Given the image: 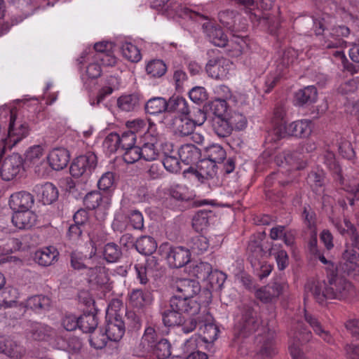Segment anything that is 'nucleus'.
I'll use <instances>...</instances> for the list:
<instances>
[{
    "label": "nucleus",
    "mask_w": 359,
    "mask_h": 359,
    "mask_svg": "<svg viewBox=\"0 0 359 359\" xmlns=\"http://www.w3.org/2000/svg\"><path fill=\"white\" fill-rule=\"evenodd\" d=\"M275 334L272 332H269L264 337V341L259 351V354L262 358H271L276 354Z\"/></svg>",
    "instance_id": "obj_40"
},
{
    "label": "nucleus",
    "mask_w": 359,
    "mask_h": 359,
    "mask_svg": "<svg viewBox=\"0 0 359 359\" xmlns=\"http://www.w3.org/2000/svg\"><path fill=\"white\" fill-rule=\"evenodd\" d=\"M34 202L33 196L29 192L22 191L11 196L9 205L13 210H29Z\"/></svg>",
    "instance_id": "obj_20"
},
{
    "label": "nucleus",
    "mask_w": 359,
    "mask_h": 359,
    "mask_svg": "<svg viewBox=\"0 0 359 359\" xmlns=\"http://www.w3.org/2000/svg\"><path fill=\"white\" fill-rule=\"evenodd\" d=\"M156 334L155 330L149 327L146 328L144 333L142 337L141 344L146 351H150L153 346L157 343Z\"/></svg>",
    "instance_id": "obj_56"
},
{
    "label": "nucleus",
    "mask_w": 359,
    "mask_h": 359,
    "mask_svg": "<svg viewBox=\"0 0 359 359\" xmlns=\"http://www.w3.org/2000/svg\"><path fill=\"white\" fill-rule=\"evenodd\" d=\"M203 156L215 163H220L226 158V153L221 145L212 144L204 149Z\"/></svg>",
    "instance_id": "obj_33"
},
{
    "label": "nucleus",
    "mask_w": 359,
    "mask_h": 359,
    "mask_svg": "<svg viewBox=\"0 0 359 359\" xmlns=\"http://www.w3.org/2000/svg\"><path fill=\"white\" fill-rule=\"evenodd\" d=\"M11 221L16 228L28 229L35 224L36 215L29 210H14Z\"/></svg>",
    "instance_id": "obj_18"
},
{
    "label": "nucleus",
    "mask_w": 359,
    "mask_h": 359,
    "mask_svg": "<svg viewBox=\"0 0 359 359\" xmlns=\"http://www.w3.org/2000/svg\"><path fill=\"white\" fill-rule=\"evenodd\" d=\"M157 359H167L171 355V345L165 339L159 340L150 350Z\"/></svg>",
    "instance_id": "obj_47"
},
{
    "label": "nucleus",
    "mask_w": 359,
    "mask_h": 359,
    "mask_svg": "<svg viewBox=\"0 0 359 359\" xmlns=\"http://www.w3.org/2000/svg\"><path fill=\"white\" fill-rule=\"evenodd\" d=\"M29 134L28 124L16 122L15 116L11 112L8 135L5 140L6 149H11Z\"/></svg>",
    "instance_id": "obj_8"
},
{
    "label": "nucleus",
    "mask_w": 359,
    "mask_h": 359,
    "mask_svg": "<svg viewBox=\"0 0 359 359\" xmlns=\"http://www.w3.org/2000/svg\"><path fill=\"white\" fill-rule=\"evenodd\" d=\"M50 166L55 170L65 168L69 161V154L64 148H55L50 151L48 156Z\"/></svg>",
    "instance_id": "obj_21"
},
{
    "label": "nucleus",
    "mask_w": 359,
    "mask_h": 359,
    "mask_svg": "<svg viewBox=\"0 0 359 359\" xmlns=\"http://www.w3.org/2000/svg\"><path fill=\"white\" fill-rule=\"evenodd\" d=\"M312 122L309 119L293 121L288 125L279 124L268 133V142H277L287 135L299 138H306L312 132Z\"/></svg>",
    "instance_id": "obj_2"
},
{
    "label": "nucleus",
    "mask_w": 359,
    "mask_h": 359,
    "mask_svg": "<svg viewBox=\"0 0 359 359\" xmlns=\"http://www.w3.org/2000/svg\"><path fill=\"white\" fill-rule=\"evenodd\" d=\"M325 173L323 170L311 171L308 175V182L312 189L316 192H320L325 185Z\"/></svg>",
    "instance_id": "obj_41"
},
{
    "label": "nucleus",
    "mask_w": 359,
    "mask_h": 359,
    "mask_svg": "<svg viewBox=\"0 0 359 359\" xmlns=\"http://www.w3.org/2000/svg\"><path fill=\"white\" fill-rule=\"evenodd\" d=\"M198 172L205 179L212 178L216 175V163L204 158L198 161Z\"/></svg>",
    "instance_id": "obj_46"
},
{
    "label": "nucleus",
    "mask_w": 359,
    "mask_h": 359,
    "mask_svg": "<svg viewBox=\"0 0 359 359\" xmlns=\"http://www.w3.org/2000/svg\"><path fill=\"white\" fill-rule=\"evenodd\" d=\"M304 318L316 334L327 344H332L334 342V339L330 332L324 329L320 322L315 316L305 311Z\"/></svg>",
    "instance_id": "obj_27"
},
{
    "label": "nucleus",
    "mask_w": 359,
    "mask_h": 359,
    "mask_svg": "<svg viewBox=\"0 0 359 359\" xmlns=\"http://www.w3.org/2000/svg\"><path fill=\"white\" fill-rule=\"evenodd\" d=\"M59 252L53 246L40 249L34 253V261L42 266H48L57 261Z\"/></svg>",
    "instance_id": "obj_23"
},
{
    "label": "nucleus",
    "mask_w": 359,
    "mask_h": 359,
    "mask_svg": "<svg viewBox=\"0 0 359 359\" xmlns=\"http://www.w3.org/2000/svg\"><path fill=\"white\" fill-rule=\"evenodd\" d=\"M289 351L292 359H309L302 352L300 346L312 339V333L302 322H298L290 332Z\"/></svg>",
    "instance_id": "obj_5"
},
{
    "label": "nucleus",
    "mask_w": 359,
    "mask_h": 359,
    "mask_svg": "<svg viewBox=\"0 0 359 359\" xmlns=\"http://www.w3.org/2000/svg\"><path fill=\"white\" fill-rule=\"evenodd\" d=\"M323 163L332 172L334 180L339 182L340 185H344V178L341 175V169L336 161L333 152L327 151L323 155Z\"/></svg>",
    "instance_id": "obj_30"
},
{
    "label": "nucleus",
    "mask_w": 359,
    "mask_h": 359,
    "mask_svg": "<svg viewBox=\"0 0 359 359\" xmlns=\"http://www.w3.org/2000/svg\"><path fill=\"white\" fill-rule=\"evenodd\" d=\"M162 319L163 324L166 327L180 325L183 320L182 314L175 309H172L162 313Z\"/></svg>",
    "instance_id": "obj_50"
},
{
    "label": "nucleus",
    "mask_w": 359,
    "mask_h": 359,
    "mask_svg": "<svg viewBox=\"0 0 359 359\" xmlns=\"http://www.w3.org/2000/svg\"><path fill=\"white\" fill-rule=\"evenodd\" d=\"M128 220L130 224L135 229H142L144 227V219L142 214L137 210H131L128 215Z\"/></svg>",
    "instance_id": "obj_64"
},
{
    "label": "nucleus",
    "mask_w": 359,
    "mask_h": 359,
    "mask_svg": "<svg viewBox=\"0 0 359 359\" xmlns=\"http://www.w3.org/2000/svg\"><path fill=\"white\" fill-rule=\"evenodd\" d=\"M232 63L224 57L211 59L206 65L205 69L208 76L215 79L227 78Z\"/></svg>",
    "instance_id": "obj_12"
},
{
    "label": "nucleus",
    "mask_w": 359,
    "mask_h": 359,
    "mask_svg": "<svg viewBox=\"0 0 359 359\" xmlns=\"http://www.w3.org/2000/svg\"><path fill=\"white\" fill-rule=\"evenodd\" d=\"M103 257L109 263H114L122 256V251L118 245L111 242L107 243L103 249Z\"/></svg>",
    "instance_id": "obj_42"
},
{
    "label": "nucleus",
    "mask_w": 359,
    "mask_h": 359,
    "mask_svg": "<svg viewBox=\"0 0 359 359\" xmlns=\"http://www.w3.org/2000/svg\"><path fill=\"white\" fill-rule=\"evenodd\" d=\"M86 276L90 283L97 285H104L109 280L106 268L102 266H97L95 262H94V265L88 268Z\"/></svg>",
    "instance_id": "obj_28"
},
{
    "label": "nucleus",
    "mask_w": 359,
    "mask_h": 359,
    "mask_svg": "<svg viewBox=\"0 0 359 359\" xmlns=\"http://www.w3.org/2000/svg\"><path fill=\"white\" fill-rule=\"evenodd\" d=\"M262 323L261 317L252 306L243 305L240 308V314L235 323V334L238 337L246 338L254 334L261 326Z\"/></svg>",
    "instance_id": "obj_3"
},
{
    "label": "nucleus",
    "mask_w": 359,
    "mask_h": 359,
    "mask_svg": "<svg viewBox=\"0 0 359 359\" xmlns=\"http://www.w3.org/2000/svg\"><path fill=\"white\" fill-rule=\"evenodd\" d=\"M155 144L151 142L144 143L140 147V158H143L147 161H155L159 155Z\"/></svg>",
    "instance_id": "obj_52"
},
{
    "label": "nucleus",
    "mask_w": 359,
    "mask_h": 359,
    "mask_svg": "<svg viewBox=\"0 0 359 359\" xmlns=\"http://www.w3.org/2000/svg\"><path fill=\"white\" fill-rule=\"evenodd\" d=\"M119 135L116 133H109L104 139L103 145L111 154L115 153L120 148Z\"/></svg>",
    "instance_id": "obj_58"
},
{
    "label": "nucleus",
    "mask_w": 359,
    "mask_h": 359,
    "mask_svg": "<svg viewBox=\"0 0 359 359\" xmlns=\"http://www.w3.org/2000/svg\"><path fill=\"white\" fill-rule=\"evenodd\" d=\"M34 191L44 205L53 203L59 196L57 188L50 182L36 184L34 188Z\"/></svg>",
    "instance_id": "obj_17"
},
{
    "label": "nucleus",
    "mask_w": 359,
    "mask_h": 359,
    "mask_svg": "<svg viewBox=\"0 0 359 359\" xmlns=\"http://www.w3.org/2000/svg\"><path fill=\"white\" fill-rule=\"evenodd\" d=\"M92 57L95 61L100 62L101 65L105 67H113L116 63V57L110 52L95 53Z\"/></svg>",
    "instance_id": "obj_62"
},
{
    "label": "nucleus",
    "mask_w": 359,
    "mask_h": 359,
    "mask_svg": "<svg viewBox=\"0 0 359 359\" xmlns=\"http://www.w3.org/2000/svg\"><path fill=\"white\" fill-rule=\"evenodd\" d=\"M170 307L181 314L184 313L191 316L197 315L201 309L200 304L193 298L176 294L170 298Z\"/></svg>",
    "instance_id": "obj_10"
},
{
    "label": "nucleus",
    "mask_w": 359,
    "mask_h": 359,
    "mask_svg": "<svg viewBox=\"0 0 359 359\" xmlns=\"http://www.w3.org/2000/svg\"><path fill=\"white\" fill-rule=\"evenodd\" d=\"M147 122L142 118H136L133 121H127L126 126L128 131L137 135V137H144L146 133Z\"/></svg>",
    "instance_id": "obj_51"
},
{
    "label": "nucleus",
    "mask_w": 359,
    "mask_h": 359,
    "mask_svg": "<svg viewBox=\"0 0 359 359\" xmlns=\"http://www.w3.org/2000/svg\"><path fill=\"white\" fill-rule=\"evenodd\" d=\"M169 195L175 200L177 201H189L191 198L188 188L184 185H174L170 187L168 189Z\"/></svg>",
    "instance_id": "obj_55"
},
{
    "label": "nucleus",
    "mask_w": 359,
    "mask_h": 359,
    "mask_svg": "<svg viewBox=\"0 0 359 359\" xmlns=\"http://www.w3.org/2000/svg\"><path fill=\"white\" fill-rule=\"evenodd\" d=\"M190 99L196 104H202L208 99V93L203 87H194L189 93Z\"/></svg>",
    "instance_id": "obj_61"
},
{
    "label": "nucleus",
    "mask_w": 359,
    "mask_h": 359,
    "mask_svg": "<svg viewBox=\"0 0 359 359\" xmlns=\"http://www.w3.org/2000/svg\"><path fill=\"white\" fill-rule=\"evenodd\" d=\"M22 165L21 156L18 154H13L6 157L0 170V175L5 181L13 180L20 172Z\"/></svg>",
    "instance_id": "obj_13"
},
{
    "label": "nucleus",
    "mask_w": 359,
    "mask_h": 359,
    "mask_svg": "<svg viewBox=\"0 0 359 359\" xmlns=\"http://www.w3.org/2000/svg\"><path fill=\"white\" fill-rule=\"evenodd\" d=\"M145 111L151 115H157L168 109L167 100L161 97L149 99L145 104Z\"/></svg>",
    "instance_id": "obj_38"
},
{
    "label": "nucleus",
    "mask_w": 359,
    "mask_h": 359,
    "mask_svg": "<svg viewBox=\"0 0 359 359\" xmlns=\"http://www.w3.org/2000/svg\"><path fill=\"white\" fill-rule=\"evenodd\" d=\"M129 304L133 308L140 309L151 302L150 293L140 289H133L128 294Z\"/></svg>",
    "instance_id": "obj_29"
},
{
    "label": "nucleus",
    "mask_w": 359,
    "mask_h": 359,
    "mask_svg": "<svg viewBox=\"0 0 359 359\" xmlns=\"http://www.w3.org/2000/svg\"><path fill=\"white\" fill-rule=\"evenodd\" d=\"M318 91L315 86H309L299 90L294 94L295 105L302 107L305 104H310L317 100Z\"/></svg>",
    "instance_id": "obj_25"
},
{
    "label": "nucleus",
    "mask_w": 359,
    "mask_h": 359,
    "mask_svg": "<svg viewBox=\"0 0 359 359\" xmlns=\"http://www.w3.org/2000/svg\"><path fill=\"white\" fill-rule=\"evenodd\" d=\"M336 272L359 280V253L351 246L346 245L336 266Z\"/></svg>",
    "instance_id": "obj_4"
},
{
    "label": "nucleus",
    "mask_w": 359,
    "mask_h": 359,
    "mask_svg": "<svg viewBox=\"0 0 359 359\" xmlns=\"http://www.w3.org/2000/svg\"><path fill=\"white\" fill-rule=\"evenodd\" d=\"M209 248V242L206 237L203 236H198L192 239L191 248L196 251L197 253H203Z\"/></svg>",
    "instance_id": "obj_63"
},
{
    "label": "nucleus",
    "mask_w": 359,
    "mask_h": 359,
    "mask_svg": "<svg viewBox=\"0 0 359 359\" xmlns=\"http://www.w3.org/2000/svg\"><path fill=\"white\" fill-rule=\"evenodd\" d=\"M212 127L219 137H229L233 130L226 117L215 116L212 118Z\"/></svg>",
    "instance_id": "obj_35"
},
{
    "label": "nucleus",
    "mask_w": 359,
    "mask_h": 359,
    "mask_svg": "<svg viewBox=\"0 0 359 359\" xmlns=\"http://www.w3.org/2000/svg\"><path fill=\"white\" fill-rule=\"evenodd\" d=\"M174 126L175 134L184 137L192 134L196 126L192 119L185 116L176 118Z\"/></svg>",
    "instance_id": "obj_36"
},
{
    "label": "nucleus",
    "mask_w": 359,
    "mask_h": 359,
    "mask_svg": "<svg viewBox=\"0 0 359 359\" xmlns=\"http://www.w3.org/2000/svg\"><path fill=\"white\" fill-rule=\"evenodd\" d=\"M236 15V11L227 9L218 13V19L224 27L229 29H231L232 32H234Z\"/></svg>",
    "instance_id": "obj_54"
},
{
    "label": "nucleus",
    "mask_w": 359,
    "mask_h": 359,
    "mask_svg": "<svg viewBox=\"0 0 359 359\" xmlns=\"http://www.w3.org/2000/svg\"><path fill=\"white\" fill-rule=\"evenodd\" d=\"M350 29L345 25L333 27L327 33L324 34L322 46L326 49L338 48L343 47L346 41L344 37H347Z\"/></svg>",
    "instance_id": "obj_9"
},
{
    "label": "nucleus",
    "mask_w": 359,
    "mask_h": 359,
    "mask_svg": "<svg viewBox=\"0 0 359 359\" xmlns=\"http://www.w3.org/2000/svg\"><path fill=\"white\" fill-rule=\"evenodd\" d=\"M305 289L321 305L325 304L327 299L345 300L355 294L353 283L336 271L327 272L326 281L308 283Z\"/></svg>",
    "instance_id": "obj_1"
},
{
    "label": "nucleus",
    "mask_w": 359,
    "mask_h": 359,
    "mask_svg": "<svg viewBox=\"0 0 359 359\" xmlns=\"http://www.w3.org/2000/svg\"><path fill=\"white\" fill-rule=\"evenodd\" d=\"M219 334L218 327L212 324H205L203 328V340L207 343H211L217 339Z\"/></svg>",
    "instance_id": "obj_60"
},
{
    "label": "nucleus",
    "mask_w": 359,
    "mask_h": 359,
    "mask_svg": "<svg viewBox=\"0 0 359 359\" xmlns=\"http://www.w3.org/2000/svg\"><path fill=\"white\" fill-rule=\"evenodd\" d=\"M118 107L123 111H131L139 106L138 95H127L121 96L117 101Z\"/></svg>",
    "instance_id": "obj_49"
},
{
    "label": "nucleus",
    "mask_w": 359,
    "mask_h": 359,
    "mask_svg": "<svg viewBox=\"0 0 359 359\" xmlns=\"http://www.w3.org/2000/svg\"><path fill=\"white\" fill-rule=\"evenodd\" d=\"M208 274L207 278L212 287L219 289L222 287L226 278L225 273L218 270H215L210 272L208 271Z\"/></svg>",
    "instance_id": "obj_59"
},
{
    "label": "nucleus",
    "mask_w": 359,
    "mask_h": 359,
    "mask_svg": "<svg viewBox=\"0 0 359 359\" xmlns=\"http://www.w3.org/2000/svg\"><path fill=\"white\" fill-rule=\"evenodd\" d=\"M105 334L109 340L118 341L123 336L126 328L125 324L121 318H107Z\"/></svg>",
    "instance_id": "obj_22"
},
{
    "label": "nucleus",
    "mask_w": 359,
    "mask_h": 359,
    "mask_svg": "<svg viewBox=\"0 0 359 359\" xmlns=\"http://www.w3.org/2000/svg\"><path fill=\"white\" fill-rule=\"evenodd\" d=\"M285 285L278 282H273L260 287L255 292V297L264 304L276 302L282 294Z\"/></svg>",
    "instance_id": "obj_16"
},
{
    "label": "nucleus",
    "mask_w": 359,
    "mask_h": 359,
    "mask_svg": "<svg viewBox=\"0 0 359 359\" xmlns=\"http://www.w3.org/2000/svg\"><path fill=\"white\" fill-rule=\"evenodd\" d=\"M107 86L102 87L98 92L96 98L90 100V104L93 106L99 105L107 96L111 95L113 91L118 88V79L115 76H109L107 79Z\"/></svg>",
    "instance_id": "obj_34"
},
{
    "label": "nucleus",
    "mask_w": 359,
    "mask_h": 359,
    "mask_svg": "<svg viewBox=\"0 0 359 359\" xmlns=\"http://www.w3.org/2000/svg\"><path fill=\"white\" fill-rule=\"evenodd\" d=\"M146 72L151 77L161 78L166 73L167 66L161 60H153L147 65Z\"/></svg>",
    "instance_id": "obj_43"
},
{
    "label": "nucleus",
    "mask_w": 359,
    "mask_h": 359,
    "mask_svg": "<svg viewBox=\"0 0 359 359\" xmlns=\"http://www.w3.org/2000/svg\"><path fill=\"white\" fill-rule=\"evenodd\" d=\"M202 29L205 36L215 46L225 47L227 45V36L219 25L208 20L203 24Z\"/></svg>",
    "instance_id": "obj_14"
},
{
    "label": "nucleus",
    "mask_w": 359,
    "mask_h": 359,
    "mask_svg": "<svg viewBox=\"0 0 359 359\" xmlns=\"http://www.w3.org/2000/svg\"><path fill=\"white\" fill-rule=\"evenodd\" d=\"M248 249L252 252L249 255L248 259L252 267L258 271L257 276L259 278L263 279L267 277L272 271V266L270 264L262 262L257 259L259 255L262 254V248L255 242L253 245H249Z\"/></svg>",
    "instance_id": "obj_15"
},
{
    "label": "nucleus",
    "mask_w": 359,
    "mask_h": 359,
    "mask_svg": "<svg viewBox=\"0 0 359 359\" xmlns=\"http://www.w3.org/2000/svg\"><path fill=\"white\" fill-rule=\"evenodd\" d=\"M212 215L211 210H201L198 211L192 219V226L197 232H202L209 225V219Z\"/></svg>",
    "instance_id": "obj_39"
},
{
    "label": "nucleus",
    "mask_w": 359,
    "mask_h": 359,
    "mask_svg": "<svg viewBox=\"0 0 359 359\" xmlns=\"http://www.w3.org/2000/svg\"><path fill=\"white\" fill-rule=\"evenodd\" d=\"M50 299L45 295H34L28 298L27 301V307L36 311L41 312L46 311L50 306Z\"/></svg>",
    "instance_id": "obj_37"
},
{
    "label": "nucleus",
    "mask_w": 359,
    "mask_h": 359,
    "mask_svg": "<svg viewBox=\"0 0 359 359\" xmlns=\"http://www.w3.org/2000/svg\"><path fill=\"white\" fill-rule=\"evenodd\" d=\"M159 252L166 259L171 268L183 267L191 259L190 250L183 246H175L168 243H163L159 246Z\"/></svg>",
    "instance_id": "obj_6"
},
{
    "label": "nucleus",
    "mask_w": 359,
    "mask_h": 359,
    "mask_svg": "<svg viewBox=\"0 0 359 359\" xmlns=\"http://www.w3.org/2000/svg\"><path fill=\"white\" fill-rule=\"evenodd\" d=\"M135 249L142 255H151L157 248L156 240L149 236H142L137 239Z\"/></svg>",
    "instance_id": "obj_31"
},
{
    "label": "nucleus",
    "mask_w": 359,
    "mask_h": 359,
    "mask_svg": "<svg viewBox=\"0 0 359 359\" xmlns=\"http://www.w3.org/2000/svg\"><path fill=\"white\" fill-rule=\"evenodd\" d=\"M123 159L128 164H133L140 159V147L133 146L122 150Z\"/></svg>",
    "instance_id": "obj_57"
},
{
    "label": "nucleus",
    "mask_w": 359,
    "mask_h": 359,
    "mask_svg": "<svg viewBox=\"0 0 359 359\" xmlns=\"http://www.w3.org/2000/svg\"><path fill=\"white\" fill-rule=\"evenodd\" d=\"M70 257L71 266L75 270L88 269L95 261L93 256L87 257L79 252H72Z\"/></svg>",
    "instance_id": "obj_32"
},
{
    "label": "nucleus",
    "mask_w": 359,
    "mask_h": 359,
    "mask_svg": "<svg viewBox=\"0 0 359 359\" xmlns=\"http://www.w3.org/2000/svg\"><path fill=\"white\" fill-rule=\"evenodd\" d=\"M29 337L36 341H48L55 335V330L48 325L34 323L28 331Z\"/></svg>",
    "instance_id": "obj_24"
},
{
    "label": "nucleus",
    "mask_w": 359,
    "mask_h": 359,
    "mask_svg": "<svg viewBox=\"0 0 359 359\" xmlns=\"http://www.w3.org/2000/svg\"><path fill=\"white\" fill-rule=\"evenodd\" d=\"M179 156L185 164H194L200 160L201 152L194 144H186L180 148Z\"/></svg>",
    "instance_id": "obj_26"
},
{
    "label": "nucleus",
    "mask_w": 359,
    "mask_h": 359,
    "mask_svg": "<svg viewBox=\"0 0 359 359\" xmlns=\"http://www.w3.org/2000/svg\"><path fill=\"white\" fill-rule=\"evenodd\" d=\"M97 165V156L89 152L76 158L70 166V173L74 177L90 175Z\"/></svg>",
    "instance_id": "obj_7"
},
{
    "label": "nucleus",
    "mask_w": 359,
    "mask_h": 359,
    "mask_svg": "<svg viewBox=\"0 0 359 359\" xmlns=\"http://www.w3.org/2000/svg\"><path fill=\"white\" fill-rule=\"evenodd\" d=\"M170 287L177 293L176 294L191 298L201 291L198 281L189 278H173L170 283Z\"/></svg>",
    "instance_id": "obj_11"
},
{
    "label": "nucleus",
    "mask_w": 359,
    "mask_h": 359,
    "mask_svg": "<svg viewBox=\"0 0 359 359\" xmlns=\"http://www.w3.org/2000/svg\"><path fill=\"white\" fill-rule=\"evenodd\" d=\"M105 198L100 192L94 191L88 193L83 198V204L88 210H95L104 202Z\"/></svg>",
    "instance_id": "obj_48"
},
{
    "label": "nucleus",
    "mask_w": 359,
    "mask_h": 359,
    "mask_svg": "<svg viewBox=\"0 0 359 359\" xmlns=\"http://www.w3.org/2000/svg\"><path fill=\"white\" fill-rule=\"evenodd\" d=\"M78 319L79 328L86 333L93 332L98 325L97 318L93 313L83 314Z\"/></svg>",
    "instance_id": "obj_45"
},
{
    "label": "nucleus",
    "mask_w": 359,
    "mask_h": 359,
    "mask_svg": "<svg viewBox=\"0 0 359 359\" xmlns=\"http://www.w3.org/2000/svg\"><path fill=\"white\" fill-rule=\"evenodd\" d=\"M122 55L132 62H137L142 58L139 48L130 42H124L121 46Z\"/></svg>",
    "instance_id": "obj_44"
},
{
    "label": "nucleus",
    "mask_w": 359,
    "mask_h": 359,
    "mask_svg": "<svg viewBox=\"0 0 359 359\" xmlns=\"http://www.w3.org/2000/svg\"><path fill=\"white\" fill-rule=\"evenodd\" d=\"M0 353L12 359H20L25 354V349L13 339L0 337Z\"/></svg>",
    "instance_id": "obj_19"
},
{
    "label": "nucleus",
    "mask_w": 359,
    "mask_h": 359,
    "mask_svg": "<svg viewBox=\"0 0 359 359\" xmlns=\"http://www.w3.org/2000/svg\"><path fill=\"white\" fill-rule=\"evenodd\" d=\"M226 118L231 127L241 130L245 128L247 125L246 118L240 112L232 111L227 114Z\"/></svg>",
    "instance_id": "obj_53"
}]
</instances>
